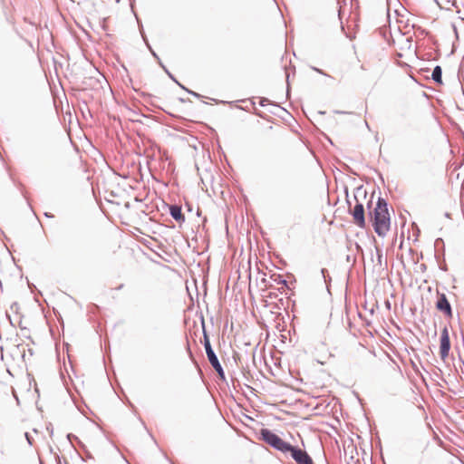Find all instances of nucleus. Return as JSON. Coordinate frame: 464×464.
Instances as JSON below:
<instances>
[{
	"label": "nucleus",
	"instance_id": "obj_7",
	"mask_svg": "<svg viewBox=\"0 0 464 464\" xmlns=\"http://www.w3.org/2000/svg\"><path fill=\"white\" fill-rule=\"evenodd\" d=\"M203 345L205 347V351H206V353H207V357L208 359V362L211 365L213 364H217V362H218V358L217 356V354L215 353L212 346H211V343H210V341H209V338L206 333V331L204 330V335H203Z\"/></svg>",
	"mask_w": 464,
	"mask_h": 464
},
{
	"label": "nucleus",
	"instance_id": "obj_9",
	"mask_svg": "<svg viewBox=\"0 0 464 464\" xmlns=\"http://www.w3.org/2000/svg\"><path fill=\"white\" fill-rule=\"evenodd\" d=\"M431 79L438 84L441 85L442 82V69L440 65H437L433 68L431 73Z\"/></svg>",
	"mask_w": 464,
	"mask_h": 464
},
{
	"label": "nucleus",
	"instance_id": "obj_14",
	"mask_svg": "<svg viewBox=\"0 0 464 464\" xmlns=\"http://www.w3.org/2000/svg\"><path fill=\"white\" fill-rule=\"evenodd\" d=\"M311 69L322 75H324V76H327V77H330V75H328L327 73H325L323 70L317 68V67H314V66H312Z\"/></svg>",
	"mask_w": 464,
	"mask_h": 464
},
{
	"label": "nucleus",
	"instance_id": "obj_5",
	"mask_svg": "<svg viewBox=\"0 0 464 464\" xmlns=\"http://www.w3.org/2000/svg\"><path fill=\"white\" fill-rule=\"evenodd\" d=\"M450 350V340L449 335V331L447 327H444L441 331L440 334V354L442 360H445Z\"/></svg>",
	"mask_w": 464,
	"mask_h": 464
},
{
	"label": "nucleus",
	"instance_id": "obj_23",
	"mask_svg": "<svg viewBox=\"0 0 464 464\" xmlns=\"http://www.w3.org/2000/svg\"><path fill=\"white\" fill-rule=\"evenodd\" d=\"M451 5H452V6L457 7V5H456V2H455V1H453V2H452V4H451Z\"/></svg>",
	"mask_w": 464,
	"mask_h": 464
},
{
	"label": "nucleus",
	"instance_id": "obj_25",
	"mask_svg": "<svg viewBox=\"0 0 464 464\" xmlns=\"http://www.w3.org/2000/svg\"><path fill=\"white\" fill-rule=\"evenodd\" d=\"M424 268H425V265L421 264V269H424Z\"/></svg>",
	"mask_w": 464,
	"mask_h": 464
},
{
	"label": "nucleus",
	"instance_id": "obj_10",
	"mask_svg": "<svg viewBox=\"0 0 464 464\" xmlns=\"http://www.w3.org/2000/svg\"><path fill=\"white\" fill-rule=\"evenodd\" d=\"M160 65L162 67V69L165 71V72L169 75V77L174 81L180 88L186 90L188 93L192 94L193 96L195 97H199V94L195 92H192V91H189L188 90L187 88H185L182 84H180L177 80L176 78L169 72V70L165 67V65L160 62Z\"/></svg>",
	"mask_w": 464,
	"mask_h": 464
},
{
	"label": "nucleus",
	"instance_id": "obj_3",
	"mask_svg": "<svg viewBox=\"0 0 464 464\" xmlns=\"http://www.w3.org/2000/svg\"><path fill=\"white\" fill-rule=\"evenodd\" d=\"M362 194L363 197L366 196V191L362 190V187H359L355 190L354 199L356 200V204L353 210H350V214L353 216L354 224L360 228H364L366 226L365 216H364V207L363 204L359 202L358 195Z\"/></svg>",
	"mask_w": 464,
	"mask_h": 464
},
{
	"label": "nucleus",
	"instance_id": "obj_12",
	"mask_svg": "<svg viewBox=\"0 0 464 464\" xmlns=\"http://www.w3.org/2000/svg\"><path fill=\"white\" fill-rule=\"evenodd\" d=\"M211 366H212V367L214 368V370L218 372V374L219 378H220L221 380H225V372H224L223 367H222V365L220 364V362H217V364H216V365H215V364H213V365H211Z\"/></svg>",
	"mask_w": 464,
	"mask_h": 464
},
{
	"label": "nucleus",
	"instance_id": "obj_16",
	"mask_svg": "<svg viewBox=\"0 0 464 464\" xmlns=\"http://www.w3.org/2000/svg\"><path fill=\"white\" fill-rule=\"evenodd\" d=\"M259 103L262 107H265L269 103V100L267 98H261Z\"/></svg>",
	"mask_w": 464,
	"mask_h": 464
},
{
	"label": "nucleus",
	"instance_id": "obj_13",
	"mask_svg": "<svg viewBox=\"0 0 464 464\" xmlns=\"http://www.w3.org/2000/svg\"><path fill=\"white\" fill-rule=\"evenodd\" d=\"M326 273H327V270L325 268H322L321 269V274H322L323 278H324L325 283H327L328 281H331V277L330 276H326Z\"/></svg>",
	"mask_w": 464,
	"mask_h": 464
},
{
	"label": "nucleus",
	"instance_id": "obj_20",
	"mask_svg": "<svg viewBox=\"0 0 464 464\" xmlns=\"http://www.w3.org/2000/svg\"><path fill=\"white\" fill-rule=\"evenodd\" d=\"M72 437H74L72 434H68L67 435V438H68L69 440H71V439H72Z\"/></svg>",
	"mask_w": 464,
	"mask_h": 464
},
{
	"label": "nucleus",
	"instance_id": "obj_26",
	"mask_svg": "<svg viewBox=\"0 0 464 464\" xmlns=\"http://www.w3.org/2000/svg\"><path fill=\"white\" fill-rule=\"evenodd\" d=\"M424 268H425V265L421 264V269H424Z\"/></svg>",
	"mask_w": 464,
	"mask_h": 464
},
{
	"label": "nucleus",
	"instance_id": "obj_6",
	"mask_svg": "<svg viewBox=\"0 0 464 464\" xmlns=\"http://www.w3.org/2000/svg\"><path fill=\"white\" fill-rule=\"evenodd\" d=\"M436 308L442 312L446 316L452 317L451 305L444 293L438 292V300L436 302Z\"/></svg>",
	"mask_w": 464,
	"mask_h": 464
},
{
	"label": "nucleus",
	"instance_id": "obj_2",
	"mask_svg": "<svg viewBox=\"0 0 464 464\" xmlns=\"http://www.w3.org/2000/svg\"><path fill=\"white\" fill-rule=\"evenodd\" d=\"M260 438L270 447L284 454H287L288 450L291 449L290 443L283 440L277 434L268 429H262L260 430Z\"/></svg>",
	"mask_w": 464,
	"mask_h": 464
},
{
	"label": "nucleus",
	"instance_id": "obj_1",
	"mask_svg": "<svg viewBox=\"0 0 464 464\" xmlns=\"http://www.w3.org/2000/svg\"><path fill=\"white\" fill-rule=\"evenodd\" d=\"M371 218L373 221V227L375 233L379 237H385L390 229V214L388 211V204L382 198H379L376 207L372 211L369 212Z\"/></svg>",
	"mask_w": 464,
	"mask_h": 464
},
{
	"label": "nucleus",
	"instance_id": "obj_15",
	"mask_svg": "<svg viewBox=\"0 0 464 464\" xmlns=\"http://www.w3.org/2000/svg\"><path fill=\"white\" fill-rule=\"evenodd\" d=\"M24 437H25V439H26V440H27L28 444H29L30 446H32V445H33V442H34V439H33V437H32L28 432H25V433H24Z\"/></svg>",
	"mask_w": 464,
	"mask_h": 464
},
{
	"label": "nucleus",
	"instance_id": "obj_18",
	"mask_svg": "<svg viewBox=\"0 0 464 464\" xmlns=\"http://www.w3.org/2000/svg\"><path fill=\"white\" fill-rule=\"evenodd\" d=\"M55 459H56L58 464H61V460H60L59 455L55 454Z\"/></svg>",
	"mask_w": 464,
	"mask_h": 464
},
{
	"label": "nucleus",
	"instance_id": "obj_4",
	"mask_svg": "<svg viewBox=\"0 0 464 464\" xmlns=\"http://www.w3.org/2000/svg\"><path fill=\"white\" fill-rule=\"evenodd\" d=\"M287 454H290L296 464H314L313 459L309 454L298 447L291 445V449L288 450Z\"/></svg>",
	"mask_w": 464,
	"mask_h": 464
},
{
	"label": "nucleus",
	"instance_id": "obj_11",
	"mask_svg": "<svg viewBox=\"0 0 464 464\" xmlns=\"http://www.w3.org/2000/svg\"><path fill=\"white\" fill-rule=\"evenodd\" d=\"M275 283L287 287V281L279 274H273L270 277Z\"/></svg>",
	"mask_w": 464,
	"mask_h": 464
},
{
	"label": "nucleus",
	"instance_id": "obj_17",
	"mask_svg": "<svg viewBox=\"0 0 464 464\" xmlns=\"http://www.w3.org/2000/svg\"><path fill=\"white\" fill-rule=\"evenodd\" d=\"M150 52H151L152 55H153V56H154V57L159 61V63H160V60L159 56L157 55V53H156L153 50H151V49H150Z\"/></svg>",
	"mask_w": 464,
	"mask_h": 464
},
{
	"label": "nucleus",
	"instance_id": "obj_21",
	"mask_svg": "<svg viewBox=\"0 0 464 464\" xmlns=\"http://www.w3.org/2000/svg\"><path fill=\"white\" fill-rule=\"evenodd\" d=\"M122 288H123V284L120 285L116 289H117V290H121V289H122Z\"/></svg>",
	"mask_w": 464,
	"mask_h": 464
},
{
	"label": "nucleus",
	"instance_id": "obj_24",
	"mask_svg": "<svg viewBox=\"0 0 464 464\" xmlns=\"http://www.w3.org/2000/svg\"><path fill=\"white\" fill-rule=\"evenodd\" d=\"M439 241H442V240H441L440 238L436 239V244H437Z\"/></svg>",
	"mask_w": 464,
	"mask_h": 464
},
{
	"label": "nucleus",
	"instance_id": "obj_8",
	"mask_svg": "<svg viewBox=\"0 0 464 464\" xmlns=\"http://www.w3.org/2000/svg\"><path fill=\"white\" fill-rule=\"evenodd\" d=\"M169 214L171 218L176 220L177 222H184L185 217L182 214L181 207L179 205H171L169 207Z\"/></svg>",
	"mask_w": 464,
	"mask_h": 464
},
{
	"label": "nucleus",
	"instance_id": "obj_19",
	"mask_svg": "<svg viewBox=\"0 0 464 464\" xmlns=\"http://www.w3.org/2000/svg\"><path fill=\"white\" fill-rule=\"evenodd\" d=\"M44 216H45L46 218H53V217L52 214H49V213H47V212H46V213H44Z\"/></svg>",
	"mask_w": 464,
	"mask_h": 464
},
{
	"label": "nucleus",
	"instance_id": "obj_22",
	"mask_svg": "<svg viewBox=\"0 0 464 464\" xmlns=\"http://www.w3.org/2000/svg\"><path fill=\"white\" fill-rule=\"evenodd\" d=\"M371 205H372V200H370V201L367 203V208H371Z\"/></svg>",
	"mask_w": 464,
	"mask_h": 464
}]
</instances>
